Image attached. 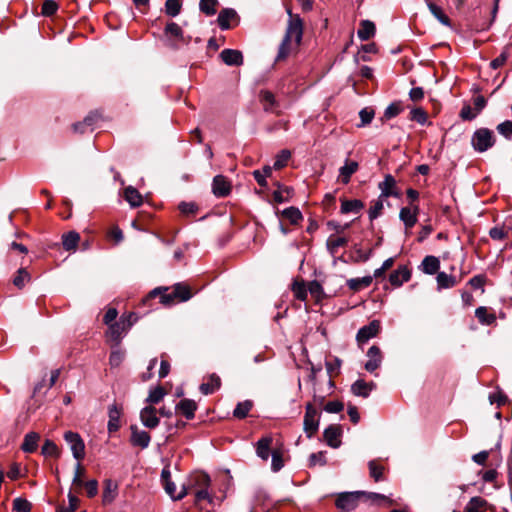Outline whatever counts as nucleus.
Returning <instances> with one entry per match:
<instances>
[{"label":"nucleus","mask_w":512,"mask_h":512,"mask_svg":"<svg viewBox=\"0 0 512 512\" xmlns=\"http://www.w3.org/2000/svg\"><path fill=\"white\" fill-rule=\"evenodd\" d=\"M159 297L160 303L165 306H170L178 302H185L192 297L191 290L189 286L178 283L175 284L171 291L169 288H155L152 290L144 299L143 304H146L148 301Z\"/></svg>","instance_id":"f257e3e1"},{"label":"nucleus","mask_w":512,"mask_h":512,"mask_svg":"<svg viewBox=\"0 0 512 512\" xmlns=\"http://www.w3.org/2000/svg\"><path fill=\"white\" fill-rule=\"evenodd\" d=\"M303 35V23L299 16L291 17L279 46L276 61L285 60L291 53L293 47H298Z\"/></svg>","instance_id":"f03ea898"},{"label":"nucleus","mask_w":512,"mask_h":512,"mask_svg":"<svg viewBox=\"0 0 512 512\" xmlns=\"http://www.w3.org/2000/svg\"><path fill=\"white\" fill-rule=\"evenodd\" d=\"M167 46L172 49H178L181 45H188L191 41L190 36H185L182 28L175 22H169L164 28Z\"/></svg>","instance_id":"7ed1b4c3"},{"label":"nucleus","mask_w":512,"mask_h":512,"mask_svg":"<svg viewBox=\"0 0 512 512\" xmlns=\"http://www.w3.org/2000/svg\"><path fill=\"white\" fill-rule=\"evenodd\" d=\"M496 142L495 135L488 128L477 129L471 138V144L475 151L479 153L486 152L494 146Z\"/></svg>","instance_id":"20e7f679"},{"label":"nucleus","mask_w":512,"mask_h":512,"mask_svg":"<svg viewBox=\"0 0 512 512\" xmlns=\"http://www.w3.org/2000/svg\"><path fill=\"white\" fill-rule=\"evenodd\" d=\"M319 428V414L316 408L308 403L303 421V429L308 438H311Z\"/></svg>","instance_id":"39448f33"},{"label":"nucleus","mask_w":512,"mask_h":512,"mask_svg":"<svg viewBox=\"0 0 512 512\" xmlns=\"http://www.w3.org/2000/svg\"><path fill=\"white\" fill-rule=\"evenodd\" d=\"M365 492H344L338 495L336 499V507L344 512H350L357 507L358 500Z\"/></svg>","instance_id":"423d86ee"},{"label":"nucleus","mask_w":512,"mask_h":512,"mask_svg":"<svg viewBox=\"0 0 512 512\" xmlns=\"http://www.w3.org/2000/svg\"><path fill=\"white\" fill-rule=\"evenodd\" d=\"M65 441L69 444L73 457L80 461L85 456V444L81 436L72 431H67L64 434Z\"/></svg>","instance_id":"0eeeda50"},{"label":"nucleus","mask_w":512,"mask_h":512,"mask_svg":"<svg viewBox=\"0 0 512 512\" xmlns=\"http://www.w3.org/2000/svg\"><path fill=\"white\" fill-rule=\"evenodd\" d=\"M131 326L132 322H128L126 324L124 316H122L119 321L109 325L107 336L111 341L118 344L121 341L123 334L126 333Z\"/></svg>","instance_id":"6e6552de"},{"label":"nucleus","mask_w":512,"mask_h":512,"mask_svg":"<svg viewBox=\"0 0 512 512\" xmlns=\"http://www.w3.org/2000/svg\"><path fill=\"white\" fill-rule=\"evenodd\" d=\"M378 187L381 191L380 198L400 197V192L397 188L396 180L390 174L385 175L384 180L378 184Z\"/></svg>","instance_id":"1a4fd4ad"},{"label":"nucleus","mask_w":512,"mask_h":512,"mask_svg":"<svg viewBox=\"0 0 512 512\" xmlns=\"http://www.w3.org/2000/svg\"><path fill=\"white\" fill-rule=\"evenodd\" d=\"M130 443L132 446L146 449L151 441L150 434L145 430H140L137 425H131Z\"/></svg>","instance_id":"9d476101"},{"label":"nucleus","mask_w":512,"mask_h":512,"mask_svg":"<svg viewBox=\"0 0 512 512\" xmlns=\"http://www.w3.org/2000/svg\"><path fill=\"white\" fill-rule=\"evenodd\" d=\"M140 420L146 428H156L160 422V419L157 417V409L152 405L144 407L140 411Z\"/></svg>","instance_id":"9b49d317"},{"label":"nucleus","mask_w":512,"mask_h":512,"mask_svg":"<svg viewBox=\"0 0 512 512\" xmlns=\"http://www.w3.org/2000/svg\"><path fill=\"white\" fill-rule=\"evenodd\" d=\"M367 357L368 361L365 364V369L373 373L382 363L383 357L380 348L376 345L371 346L367 351Z\"/></svg>","instance_id":"f8f14e48"},{"label":"nucleus","mask_w":512,"mask_h":512,"mask_svg":"<svg viewBox=\"0 0 512 512\" xmlns=\"http://www.w3.org/2000/svg\"><path fill=\"white\" fill-rule=\"evenodd\" d=\"M212 192L216 197H226L231 192V183L223 175H217L212 182Z\"/></svg>","instance_id":"ddd939ff"},{"label":"nucleus","mask_w":512,"mask_h":512,"mask_svg":"<svg viewBox=\"0 0 512 512\" xmlns=\"http://www.w3.org/2000/svg\"><path fill=\"white\" fill-rule=\"evenodd\" d=\"M380 330V322L378 320L371 321L368 325L363 326L357 333L358 343H365L369 339L375 337Z\"/></svg>","instance_id":"4468645a"},{"label":"nucleus","mask_w":512,"mask_h":512,"mask_svg":"<svg viewBox=\"0 0 512 512\" xmlns=\"http://www.w3.org/2000/svg\"><path fill=\"white\" fill-rule=\"evenodd\" d=\"M239 22L237 12L232 8H225L220 11L217 22L221 30H228L231 27V22Z\"/></svg>","instance_id":"2eb2a0df"},{"label":"nucleus","mask_w":512,"mask_h":512,"mask_svg":"<svg viewBox=\"0 0 512 512\" xmlns=\"http://www.w3.org/2000/svg\"><path fill=\"white\" fill-rule=\"evenodd\" d=\"M219 56L228 66H241L243 64V55L239 50L224 49L221 51Z\"/></svg>","instance_id":"dca6fc26"},{"label":"nucleus","mask_w":512,"mask_h":512,"mask_svg":"<svg viewBox=\"0 0 512 512\" xmlns=\"http://www.w3.org/2000/svg\"><path fill=\"white\" fill-rule=\"evenodd\" d=\"M340 436L341 428L338 425H330L323 433L324 440L332 448H338L340 446Z\"/></svg>","instance_id":"f3484780"},{"label":"nucleus","mask_w":512,"mask_h":512,"mask_svg":"<svg viewBox=\"0 0 512 512\" xmlns=\"http://www.w3.org/2000/svg\"><path fill=\"white\" fill-rule=\"evenodd\" d=\"M411 278V271L407 268V266H399L395 271H393L389 276V281L391 285L395 287H400L403 283L409 281Z\"/></svg>","instance_id":"a211bd4d"},{"label":"nucleus","mask_w":512,"mask_h":512,"mask_svg":"<svg viewBox=\"0 0 512 512\" xmlns=\"http://www.w3.org/2000/svg\"><path fill=\"white\" fill-rule=\"evenodd\" d=\"M358 168V162L346 160L344 165L339 169L338 181L345 185L348 184L351 176L358 170Z\"/></svg>","instance_id":"6ab92c4d"},{"label":"nucleus","mask_w":512,"mask_h":512,"mask_svg":"<svg viewBox=\"0 0 512 512\" xmlns=\"http://www.w3.org/2000/svg\"><path fill=\"white\" fill-rule=\"evenodd\" d=\"M176 411L185 416L186 419L191 420L195 416L197 410V403L192 399H183L176 405Z\"/></svg>","instance_id":"aec40b11"},{"label":"nucleus","mask_w":512,"mask_h":512,"mask_svg":"<svg viewBox=\"0 0 512 512\" xmlns=\"http://www.w3.org/2000/svg\"><path fill=\"white\" fill-rule=\"evenodd\" d=\"M210 481L211 480L208 474L197 472L191 476L189 484L186 486V488H188V492L193 488H208L210 486Z\"/></svg>","instance_id":"412c9836"},{"label":"nucleus","mask_w":512,"mask_h":512,"mask_svg":"<svg viewBox=\"0 0 512 512\" xmlns=\"http://www.w3.org/2000/svg\"><path fill=\"white\" fill-rule=\"evenodd\" d=\"M374 388L375 384L373 382L368 383L362 379H359L352 384L351 391L356 396L367 398Z\"/></svg>","instance_id":"4be33fe9"},{"label":"nucleus","mask_w":512,"mask_h":512,"mask_svg":"<svg viewBox=\"0 0 512 512\" xmlns=\"http://www.w3.org/2000/svg\"><path fill=\"white\" fill-rule=\"evenodd\" d=\"M418 206L412 210L409 207H403L400 210L399 217L407 229L412 228L417 223Z\"/></svg>","instance_id":"5701e85b"},{"label":"nucleus","mask_w":512,"mask_h":512,"mask_svg":"<svg viewBox=\"0 0 512 512\" xmlns=\"http://www.w3.org/2000/svg\"><path fill=\"white\" fill-rule=\"evenodd\" d=\"M108 415V431L110 433L116 432L120 427L121 409L117 406V404H112L109 406Z\"/></svg>","instance_id":"b1692460"},{"label":"nucleus","mask_w":512,"mask_h":512,"mask_svg":"<svg viewBox=\"0 0 512 512\" xmlns=\"http://www.w3.org/2000/svg\"><path fill=\"white\" fill-rule=\"evenodd\" d=\"M221 387V379L215 373L209 375L208 381L200 385L199 390L203 395H209Z\"/></svg>","instance_id":"393cba45"},{"label":"nucleus","mask_w":512,"mask_h":512,"mask_svg":"<svg viewBox=\"0 0 512 512\" xmlns=\"http://www.w3.org/2000/svg\"><path fill=\"white\" fill-rule=\"evenodd\" d=\"M376 27L372 21L363 20L360 23V27L357 31V36L362 41H367L375 35Z\"/></svg>","instance_id":"a878e982"},{"label":"nucleus","mask_w":512,"mask_h":512,"mask_svg":"<svg viewBox=\"0 0 512 512\" xmlns=\"http://www.w3.org/2000/svg\"><path fill=\"white\" fill-rule=\"evenodd\" d=\"M272 444V438L270 436L262 437L256 443L257 456L262 460L267 461L270 456V447Z\"/></svg>","instance_id":"bb28decb"},{"label":"nucleus","mask_w":512,"mask_h":512,"mask_svg":"<svg viewBox=\"0 0 512 512\" xmlns=\"http://www.w3.org/2000/svg\"><path fill=\"white\" fill-rule=\"evenodd\" d=\"M40 435L36 432H29L25 435L21 449L25 453H33L38 447Z\"/></svg>","instance_id":"cd10ccee"},{"label":"nucleus","mask_w":512,"mask_h":512,"mask_svg":"<svg viewBox=\"0 0 512 512\" xmlns=\"http://www.w3.org/2000/svg\"><path fill=\"white\" fill-rule=\"evenodd\" d=\"M259 98L266 112H275V109L278 105L272 92L268 90H262L260 92Z\"/></svg>","instance_id":"c85d7f7f"},{"label":"nucleus","mask_w":512,"mask_h":512,"mask_svg":"<svg viewBox=\"0 0 512 512\" xmlns=\"http://www.w3.org/2000/svg\"><path fill=\"white\" fill-rule=\"evenodd\" d=\"M99 116L97 113H90L82 122L75 123L73 128L76 132L85 133L88 129L93 131V125L98 120Z\"/></svg>","instance_id":"c756f323"},{"label":"nucleus","mask_w":512,"mask_h":512,"mask_svg":"<svg viewBox=\"0 0 512 512\" xmlns=\"http://www.w3.org/2000/svg\"><path fill=\"white\" fill-rule=\"evenodd\" d=\"M164 489L166 493L173 499V500H181L188 494V488H186L185 485L182 486L180 492L176 494V485L172 480H167L163 482Z\"/></svg>","instance_id":"7c9ffc66"},{"label":"nucleus","mask_w":512,"mask_h":512,"mask_svg":"<svg viewBox=\"0 0 512 512\" xmlns=\"http://www.w3.org/2000/svg\"><path fill=\"white\" fill-rule=\"evenodd\" d=\"M421 267L424 273L433 275L438 271L440 267V261L437 257L429 255L423 259Z\"/></svg>","instance_id":"2f4dec72"},{"label":"nucleus","mask_w":512,"mask_h":512,"mask_svg":"<svg viewBox=\"0 0 512 512\" xmlns=\"http://www.w3.org/2000/svg\"><path fill=\"white\" fill-rule=\"evenodd\" d=\"M373 277L368 275L361 278H351L347 280V286L350 290L360 291L363 288H367L372 284Z\"/></svg>","instance_id":"473e14b6"},{"label":"nucleus","mask_w":512,"mask_h":512,"mask_svg":"<svg viewBox=\"0 0 512 512\" xmlns=\"http://www.w3.org/2000/svg\"><path fill=\"white\" fill-rule=\"evenodd\" d=\"M124 197L131 207H139L143 202L142 195L132 186L125 188Z\"/></svg>","instance_id":"72a5a7b5"},{"label":"nucleus","mask_w":512,"mask_h":512,"mask_svg":"<svg viewBox=\"0 0 512 512\" xmlns=\"http://www.w3.org/2000/svg\"><path fill=\"white\" fill-rule=\"evenodd\" d=\"M80 235L75 231L63 234L62 245L66 251L75 250L78 246Z\"/></svg>","instance_id":"f704fd0d"},{"label":"nucleus","mask_w":512,"mask_h":512,"mask_svg":"<svg viewBox=\"0 0 512 512\" xmlns=\"http://www.w3.org/2000/svg\"><path fill=\"white\" fill-rule=\"evenodd\" d=\"M437 281V288L439 290L441 289H448L456 286L457 280L455 276L449 275L445 272H439L436 277Z\"/></svg>","instance_id":"c9c22d12"},{"label":"nucleus","mask_w":512,"mask_h":512,"mask_svg":"<svg viewBox=\"0 0 512 512\" xmlns=\"http://www.w3.org/2000/svg\"><path fill=\"white\" fill-rule=\"evenodd\" d=\"M364 207V204L361 200H342L341 203V213H359Z\"/></svg>","instance_id":"e433bc0d"},{"label":"nucleus","mask_w":512,"mask_h":512,"mask_svg":"<svg viewBox=\"0 0 512 512\" xmlns=\"http://www.w3.org/2000/svg\"><path fill=\"white\" fill-rule=\"evenodd\" d=\"M281 215L286 218L292 225H298L303 220L301 211L294 206L284 209L281 212Z\"/></svg>","instance_id":"4c0bfd02"},{"label":"nucleus","mask_w":512,"mask_h":512,"mask_svg":"<svg viewBox=\"0 0 512 512\" xmlns=\"http://www.w3.org/2000/svg\"><path fill=\"white\" fill-rule=\"evenodd\" d=\"M117 484L113 482L111 479H107L104 482V491H103V502L111 503L117 495Z\"/></svg>","instance_id":"58836bf2"},{"label":"nucleus","mask_w":512,"mask_h":512,"mask_svg":"<svg viewBox=\"0 0 512 512\" xmlns=\"http://www.w3.org/2000/svg\"><path fill=\"white\" fill-rule=\"evenodd\" d=\"M348 240L345 237H336L331 235L326 242L327 249L332 256L337 254L338 248L347 245Z\"/></svg>","instance_id":"ea45409f"},{"label":"nucleus","mask_w":512,"mask_h":512,"mask_svg":"<svg viewBox=\"0 0 512 512\" xmlns=\"http://www.w3.org/2000/svg\"><path fill=\"white\" fill-rule=\"evenodd\" d=\"M428 8L431 12V14L443 25L450 26V19L449 17L444 13L441 7L438 5L430 2L428 3Z\"/></svg>","instance_id":"a19ab883"},{"label":"nucleus","mask_w":512,"mask_h":512,"mask_svg":"<svg viewBox=\"0 0 512 512\" xmlns=\"http://www.w3.org/2000/svg\"><path fill=\"white\" fill-rule=\"evenodd\" d=\"M252 407L253 402L251 400L239 402L233 411V416L237 419H244L245 417H247Z\"/></svg>","instance_id":"79ce46f5"},{"label":"nucleus","mask_w":512,"mask_h":512,"mask_svg":"<svg viewBox=\"0 0 512 512\" xmlns=\"http://www.w3.org/2000/svg\"><path fill=\"white\" fill-rule=\"evenodd\" d=\"M475 316L480 323L490 325L495 322L496 317L494 314L488 313V310L484 306H480L475 310Z\"/></svg>","instance_id":"37998d69"},{"label":"nucleus","mask_w":512,"mask_h":512,"mask_svg":"<svg viewBox=\"0 0 512 512\" xmlns=\"http://www.w3.org/2000/svg\"><path fill=\"white\" fill-rule=\"evenodd\" d=\"M41 453L46 457H59L60 455V451L57 445L52 440L49 439L45 440L41 449Z\"/></svg>","instance_id":"c03bdc74"},{"label":"nucleus","mask_w":512,"mask_h":512,"mask_svg":"<svg viewBox=\"0 0 512 512\" xmlns=\"http://www.w3.org/2000/svg\"><path fill=\"white\" fill-rule=\"evenodd\" d=\"M486 503V500L479 496L472 497L465 507V512H480Z\"/></svg>","instance_id":"a18cd8bd"},{"label":"nucleus","mask_w":512,"mask_h":512,"mask_svg":"<svg viewBox=\"0 0 512 512\" xmlns=\"http://www.w3.org/2000/svg\"><path fill=\"white\" fill-rule=\"evenodd\" d=\"M217 0H200L199 9L207 16H212L216 13Z\"/></svg>","instance_id":"49530a36"},{"label":"nucleus","mask_w":512,"mask_h":512,"mask_svg":"<svg viewBox=\"0 0 512 512\" xmlns=\"http://www.w3.org/2000/svg\"><path fill=\"white\" fill-rule=\"evenodd\" d=\"M180 0H166L165 2V13L170 17H176L181 11Z\"/></svg>","instance_id":"de8ad7c7"},{"label":"nucleus","mask_w":512,"mask_h":512,"mask_svg":"<svg viewBox=\"0 0 512 512\" xmlns=\"http://www.w3.org/2000/svg\"><path fill=\"white\" fill-rule=\"evenodd\" d=\"M271 173L272 168L270 166H265L262 171L255 170L253 172V176L260 186L265 187L267 185L266 177L270 176Z\"/></svg>","instance_id":"09e8293b"},{"label":"nucleus","mask_w":512,"mask_h":512,"mask_svg":"<svg viewBox=\"0 0 512 512\" xmlns=\"http://www.w3.org/2000/svg\"><path fill=\"white\" fill-rule=\"evenodd\" d=\"M165 396V391L162 387L158 386L150 390L149 395L146 399L147 403L158 404Z\"/></svg>","instance_id":"8fccbe9b"},{"label":"nucleus","mask_w":512,"mask_h":512,"mask_svg":"<svg viewBox=\"0 0 512 512\" xmlns=\"http://www.w3.org/2000/svg\"><path fill=\"white\" fill-rule=\"evenodd\" d=\"M368 467H369V472H370V476L376 481H380L382 480V475H383V466L379 465L377 463V461L375 460H371L369 463H368Z\"/></svg>","instance_id":"3c124183"},{"label":"nucleus","mask_w":512,"mask_h":512,"mask_svg":"<svg viewBox=\"0 0 512 512\" xmlns=\"http://www.w3.org/2000/svg\"><path fill=\"white\" fill-rule=\"evenodd\" d=\"M31 279L30 274L24 268H20L17 272V275L13 279V283L18 288L24 287L25 283L29 282Z\"/></svg>","instance_id":"603ef678"},{"label":"nucleus","mask_w":512,"mask_h":512,"mask_svg":"<svg viewBox=\"0 0 512 512\" xmlns=\"http://www.w3.org/2000/svg\"><path fill=\"white\" fill-rule=\"evenodd\" d=\"M13 510L16 512H30L31 511V503L21 497L15 498L13 500Z\"/></svg>","instance_id":"864d4df0"},{"label":"nucleus","mask_w":512,"mask_h":512,"mask_svg":"<svg viewBox=\"0 0 512 512\" xmlns=\"http://www.w3.org/2000/svg\"><path fill=\"white\" fill-rule=\"evenodd\" d=\"M383 199H384V198H380V197H379V198H378L376 201H374V202L372 203V205L370 206V208H369V212H368V213H369V218H370V220H374V219H376V218L381 214V212H382V210H383V207H384V205H383Z\"/></svg>","instance_id":"5fc2aeb1"},{"label":"nucleus","mask_w":512,"mask_h":512,"mask_svg":"<svg viewBox=\"0 0 512 512\" xmlns=\"http://www.w3.org/2000/svg\"><path fill=\"white\" fill-rule=\"evenodd\" d=\"M410 119L419 124H424L427 121V114L422 108H414L410 112Z\"/></svg>","instance_id":"6e6d98bb"},{"label":"nucleus","mask_w":512,"mask_h":512,"mask_svg":"<svg viewBox=\"0 0 512 512\" xmlns=\"http://www.w3.org/2000/svg\"><path fill=\"white\" fill-rule=\"evenodd\" d=\"M69 505L67 507L58 508L56 512H76L79 504V499L69 493L68 495Z\"/></svg>","instance_id":"4d7b16f0"},{"label":"nucleus","mask_w":512,"mask_h":512,"mask_svg":"<svg viewBox=\"0 0 512 512\" xmlns=\"http://www.w3.org/2000/svg\"><path fill=\"white\" fill-rule=\"evenodd\" d=\"M497 131L505 138L510 139L512 137V121L506 120L498 124Z\"/></svg>","instance_id":"13d9d810"},{"label":"nucleus","mask_w":512,"mask_h":512,"mask_svg":"<svg viewBox=\"0 0 512 512\" xmlns=\"http://www.w3.org/2000/svg\"><path fill=\"white\" fill-rule=\"evenodd\" d=\"M359 116H360V119H361V124H359L358 126H365L369 123H371V121L373 120L374 118V110L373 109H370V108H363L360 112H359Z\"/></svg>","instance_id":"bf43d9fd"},{"label":"nucleus","mask_w":512,"mask_h":512,"mask_svg":"<svg viewBox=\"0 0 512 512\" xmlns=\"http://www.w3.org/2000/svg\"><path fill=\"white\" fill-rule=\"evenodd\" d=\"M58 5L54 0H45L42 5V14L44 16H52L56 13Z\"/></svg>","instance_id":"052dcab7"},{"label":"nucleus","mask_w":512,"mask_h":512,"mask_svg":"<svg viewBox=\"0 0 512 512\" xmlns=\"http://www.w3.org/2000/svg\"><path fill=\"white\" fill-rule=\"evenodd\" d=\"M179 210L184 215H194L198 211V206L193 202H181L179 204Z\"/></svg>","instance_id":"680f3d73"},{"label":"nucleus","mask_w":512,"mask_h":512,"mask_svg":"<svg viewBox=\"0 0 512 512\" xmlns=\"http://www.w3.org/2000/svg\"><path fill=\"white\" fill-rule=\"evenodd\" d=\"M124 360V352L121 350H114L111 352L109 357V364L111 367H118Z\"/></svg>","instance_id":"e2e57ef3"},{"label":"nucleus","mask_w":512,"mask_h":512,"mask_svg":"<svg viewBox=\"0 0 512 512\" xmlns=\"http://www.w3.org/2000/svg\"><path fill=\"white\" fill-rule=\"evenodd\" d=\"M271 457H272V463H271L272 470L274 472H277L283 467L282 455L279 451H273L271 453Z\"/></svg>","instance_id":"0e129e2a"},{"label":"nucleus","mask_w":512,"mask_h":512,"mask_svg":"<svg viewBox=\"0 0 512 512\" xmlns=\"http://www.w3.org/2000/svg\"><path fill=\"white\" fill-rule=\"evenodd\" d=\"M293 292L299 300L303 301L307 298V289L303 283H294Z\"/></svg>","instance_id":"69168bd1"},{"label":"nucleus","mask_w":512,"mask_h":512,"mask_svg":"<svg viewBox=\"0 0 512 512\" xmlns=\"http://www.w3.org/2000/svg\"><path fill=\"white\" fill-rule=\"evenodd\" d=\"M478 114L479 113H477L475 109H472L469 105L463 106L460 111V117L463 120H473Z\"/></svg>","instance_id":"338daca9"},{"label":"nucleus","mask_w":512,"mask_h":512,"mask_svg":"<svg viewBox=\"0 0 512 512\" xmlns=\"http://www.w3.org/2000/svg\"><path fill=\"white\" fill-rule=\"evenodd\" d=\"M344 409V404L340 401H329L324 410L328 413H339Z\"/></svg>","instance_id":"774afa93"}]
</instances>
